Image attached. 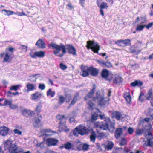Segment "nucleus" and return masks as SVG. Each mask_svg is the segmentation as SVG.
I'll return each mask as SVG.
<instances>
[{"label":"nucleus","instance_id":"1","mask_svg":"<svg viewBox=\"0 0 153 153\" xmlns=\"http://www.w3.org/2000/svg\"><path fill=\"white\" fill-rule=\"evenodd\" d=\"M99 117L101 119H104V121L101 123L96 122L94 123L95 126L104 130L108 129L111 131H114V123L111 122L109 118L106 117L104 114H100Z\"/></svg>","mask_w":153,"mask_h":153},{"label":"nucleus","instance_id":"2","mask_svg":"<svg viewBox=\"0 0 153 153\" xmlns=\"http://www.w3.org/2000/svg\"><path fill=\"white\" fill-rule=\"evenodd\" d=\"M49 46L53 49V53L56 56L62 57L66 53L65 47L62 44L59 45L54 43H51Z\"/></svg>","mask_w":153,"mask_h":153},{"label":"nucleus","instance_id":"3","mask_svg":"<svg viewBox=\"0 0 153 153\" xmlns=\"http://www.w3.org/2000/svg\"><path fill=\"white\" fill-rule=\"evenodd\" d=\"M92 100L101 106L105 105L109 100L108 98L104 97V94L102 92L99 91L97 92L96 97L93 98Z\"/></svg>","mask_w":153,"mask_h":153},{"label":"nucleus","instance_id":"4","mask_svg":"<svg viewBox=\"0 0 153 153\" xmlns=\"http://www.w3.org/2000/svg\"><path fill=\"white\" fill-rule=\"evenodd\" d=\"M12 141L8 140L4 144L6 149H8L10 153H17L18 152V148L17 146L12 143Z\"/></svg>","mask_w":153,"mask_h":153},{"label":"nucleus","instance_id":"5","mask_svg":"<svg viewBox=\"0 0 153 153\" xmlns=\"http://www.w3.org/2000/svg\"><path fill=\"white\" fill-rule=\"evenodd\" d=\"M89 130L87 127L82 125H80L76 127L74 131V134L78 136L79 134L84 135L88 133Z\"/></svg>","mask_w":153,"mask_h":153},{"label":"nucleus","instance_id":"6","mask_svg":"<svg viewBox=\"0 0 153 153\" xmlns=\"http://www.w3.org/2000/svg\"><path fill=\"white\" fill-rule=\"evenodd\" d=\"M56 117L57 119L61 120L59 126V128L61 129L60 130V131H63L65 132H68L69 129L65 125V119L64 116L59 115L56 116Z\"/></svg>","mask_w":153,"mask_h":153},{"label":"nucleus","instance_id":"7","mask_svg":"<svg viewBox=\"0 0 153 153\" xmlns=\"http://www.w3.org/2000/svg\"><path fill=\"white\" fill-rule=\"evenodd\" d=\"M13 48H10L6 49L5 53H2L0 54V56L4 58L3 62H6L9 60L10 56L13 53Z\"/></svg>","mask_w":153,"mask_h":153},{"label":"nucleus","instance_id":"8","mask_svg":"<svg viewBox=\"0 0 153 153\" xmlns=\"http://www.w3.org/2000/svg\"><path fill=\"white\" fill-rule=\"evenodd\" d=\"M87 44L88 45L86 47L88 49H91L95 53H98L100 47L97 42L90 41L87 42Z\"/></svg>","mask_w":153,"mask_h":153},{"label":"nucleus","instance_id":"9","mask_svg":"<svg viewBox=\"0 0 153 153\" xmlns=\"http://www.w3.org/2000/svg\"><path fill=\"white\" fill-rule=\"evenodd\" d=\"M152 128V126L150 125H149L148 126H145L144 129L145 130L147 131L148 132V134L146 136V138L147 140V142L146 143H148V141H151V140L152 139L153 137L152 134L149 131L151 130Z\"/></svg>","mask_w":153,"mask_h":153},{"label":"nucleus","instance_id":"10","mask_svg":"<svg viewBox=\"0 0 153 153\" xmlns=\"http://www.w3.org/2000/svg\"><path fill=\"white\" fill-rule=\"evenodd\" d=\"M59 141L57 139L52 138H50L46 140V144L48 146H53L57 145Z\"/></svg>","mask_w":153,"mask_h":153},{"label":"nucleus","instance_id":"11","mask_svg":"<svg viewBox=\"0 0 153 153\" xmlns=\"http://www.w3.org/2000/svg\"><path fill=\"white\" fill-rule=\"evenodd\" d=\"M40 133L41 136L44 135L50 136L52 135L53 133H56V132L49 129H43L41 130Z\"/></svg>","mask_w":153,"mask_h":153},{"label":"nucleus","instance_id":"12","mask_svg":"<svg viewBox=\"0 0 153 153\" xmlns=\"http://www.w3.org/2000/svg\"><path fill=\"white\" fill-rule=\"evenodd\" d=\"M42 97L41 94L39 92H36L32 94L31 96L30 99L34 101H37Z\"/></svg>","mask_w":153,"mask_h":153},{"label":"nucleus","instance_id":"13","mask_svg":"<svg viewBox=\"0 0 153 153\" xmlns=\"http://www.w3.org/2000/svg\"><path fill=\"white\" fill-rule=\"evenodd\" d=\"M113 116L117 120H120L123 121L126 120V116L118 112H114L113 113Z\"/></svg>","mask_w":153,"mask_h":153},{"label":"nucleus","instance_id":"14","mask_svg":"<svg viewBox=\"0 0 153 153\" xmlns=\"http://www.w3.org/2000/svg\"><path fill=\"white\" fill-rule=\"evenodd\" d=\"M81 69L82 73L81 74V75L84 77L88 76L89 75V67L86 66H82Z\"/></svg>","mask_w":153,"mask_h":153},{"label":"nucleus","instance_id":"15","mask_svg":"<svg viewBox=\"0 0 153 153\" xmlns=\"http://www.w3.org/2000/svg\"><path fill=\"white\" fill-rule=\"evenodd\" d=\"M102 1V0H97V3L98 6L100 8V9H107L108 7L107 3L106 2H101Z\"/></svg>","mask_w":153,"mask_h":153},{"label":"nucleus","instance_id":"16","mask_svg":"<svg viewBox=\"0 0 153 153\" xmlns=\"http://www.w3.org/2000/svg\"><path fill=\"white\" fill-rule=\"evenodd\" d=\"M102 77L105 78L106 79L110 80L111 79H109V77L112 76V75L109 74L108 71L106 69H103L102 72Z\"/></svg>","mask_w":153,"mask_h":153},{"label":"nucleus","instance_id":"17","mask_svg":"<svg viewBox=\"0 0 153 153\" xmlns=\"http://www.w3.org/2000/svg\"><path fill=\"white\" fill-rule=\"evenodd\" d=\"M114 146V144L111 141H107L105 142L104 147L107 150H111L112 149Z\"/></svg>","mask_w":153,"mask_h":153},{"label":"nucleus","instance_id":"18","mask_svg":"<svg viewBox=\"0 0 153 153\" xmlns=\"http://www.w3.org/2000/svg\"><path fill=\"white\" fill-rule=\"evenodd\" d=\"M22 114L26 117L32 116L34 114V112L32 111L25 109L22 111Z\"/></svg>","mask_w":153,"mask_h":153},{"label":"nucleus","instance_id":"19","mask_svg":"<svg viewBox=\"0 0 153 153\" xmlns=\"http://www.w3.org/2000/svg\"><path fill=\"white\" fill-rule=\"evenodd\" d=\"M36 45L38 47L44 48L46 46L45 44L44 41L42 39H39L36 43Z\"/></svg>","mask_w":153,"mask_h":153},{"label":"nucleus","instance_id":"20","mask_svg":"<svg viewBox=\"0 0 153 153\" xmlns=\"http://www.w3.org/2000/svg\"><path fill=\"white\" fill-rule=\"evenodd\" d=\"M89 72L93 76H96L99 73V70L95 68L92 67H89Z\"/></svg>","mask_w":153,"mask_h":153},{"label":"nucleus","instance_id":"21","mask_svg":"<svg viewBox=\"0 0 153 153\" xmlns=\"http://www.w3.org/2000/svg\"><path fill=\"white\" fill-rule=\"evenodd\" d=\"M27 89L26 90L27 92H28L30 91H33L36 89V86L35 84L28 83L26 85Z\"/></svg>","mask_w":153,"mask_h":153},{"label":"nucleus","instance_id":"22","mask_svg":"<svg viewBox=\"0 0 153 153\" xmlns=\"http://www.w3.org/2000/svg\"><path fill=\"white\" fill-rule=\"evenodd\" d=\"M76 144V143H75L74 145H72L70 143L68 142L64 144L65 147L66 149H76L78 148L75 146V145Z\"/></svg>","mask_w":153,"mask_h":153},{"label":"nucleus","instance_id":"23","mask_svg":"<svg viewBox=\"0 0 153 153\" xmlns=\"http://www.w3.org/2000/svg\"><path fill=\"white\" fill-rule=\"evenodd\" d=\"M67 49L68 52L74 55H76V50L75 49L72 45H68L67 46Z\"/></svg>","mask_w":153,"mask_h":153},{"label":"nucleus","instance_id":"24","mask_svg":"<svg viewBox=\"0 0 153 153\" xmlns=\"http://www.w3.org/2000/svg\"><path fill=\"white\" fill-rule=\"evenodd\" d=\"M9 131V129L8 128L3 126L0 128V134L3 136L6 135Z\"/></svg>","mask_w":153,"mask_h":153},{"label":"nucleus","instance_id":"25","mask_svg":"<svg viewBox=\"0 0 153 153\" xmlns=\"http://www.w3.org/2000/svg\"><path fill=\"white\" fill-rule=\"evenodd\" d=\"M96 88V85H94L93 86L92 89L91 90V91L89 92L88 94L85 97V100H88L91 98L92 97L94 93Z\"/></svg>","mask_w":153,"mask_h":153},{"label":"nucleus","instance_id":"26","mask_svg":"<svg viewBox=\"0 0 153 153\" xmlns=\"http://www.w3.org/2000/svg\"><path fill=\"white\" fill-rule=\"evenodd\" d=\"M124 97L128 103H130L131 101V97L129 92H125L124 94Z\"/></svg>","mask_w":153,"mask_h":153},{"label":"nucleus","instance_id":"27","mask_svg":"<svg viewBox=\"0 0 153 153\" xmlns=\"http://www.w3.org/2000/svg\"><path fill=\"white\" fill-rule=\"evenodd\" d=\"M143 85V82L140 80H136L131 83V85L133 87H140Z\"/></svg>","mask_w":153,"mask_h":153},{"label":"nucleus","instance_id":"28","mask_svg":"<svg viewBox=\"0 0 153 153\" xmlns=\"http://www.w3.org/2000/svg\"><path fill=\"white\" fill-rule=\"evenodd\" d=\"M122 78L118 75H116L113 80V82L114 83L117 84L122 82Z\"/></svg>","mask_w":153,"mask_h":153},{"label":"nucleus","instance_id":"29","mask_svg":"<svg viewBox=\"0 0 153 153\" xmlns=\"http://www.w3.org/2000/svg\"><path fill=\"white\" fill-rule=\"evenodd\" d=\"M122 133V129L120 128L116 129L115 132V137L116 138L119 137Z\"/></svg>","mask_w":153,"mask_h":153},{"label":"nucleus","instance_id":"30","mask_svg":"<svg viewBox=\"0 0 153 153\" xmlns=\"http://www.w3.org/2000/svg\"><path fill=\"white\" fill-rule=\"evenodd\" d=\"M45 53L44 51H40L36 52V58H43L45 56Z\"/></svg>","mask_w":153,"mask_h":153},{"label":"nucleus","instance_id":"31","mask_svg":"<svg viewBox=\"0 0 153 153\" xmlns=\"http://www.w3.org/2000/svg\"><path fill=\"white\" fill-rule=\"evenodd\" d=\"M41 119L39 118H35L34 119V122L33 123V125L35 127H39L40 125V123Z\"/></svg>","mask_w":153,"mask_h":153},{"label":"nucleus","instance_id":"32","mask_svg":"<svg viewBox=\"0 0 153 153\" xmlns=\"http://www.w3.org/2000/svg\"><path fill=\"white\" fill-rule=\"evenodd\" d=\"M39 76V75L38 74L32 75L30 76L29 79L31 82H35Z\"/></svg>","mask_w":153,"mask_h":153},{"label":"nucleus","instance_id":"33","mask_svg":"<svg viewBox=\"0 0 153 153\" xmlns=\"http://www.w3.org/2000/svg\"><path fill=\"white\" fill-rule=\"evenodd\" d=\"M153 94L152 90V89H149L145 97L147 100H149L152 97Z\"/></svg>","mask_w":153,"mask_h":153},{"label":"nucleus","instance_id":"34","mask_svg":"<svg viewBox=\"0 0 153 153\" xmlns=\"http://www.w3.org/2000/svg\"><path fill=\"white\" fill-rule=\"evenodd\" d=\"M145 26L146 25L138 24L137 26L136 30L137 31H141L143 30Z\"/></svg>","mask_w":153,"mask_h":153},{"label":"nucleus","instance_id":"35","mask_svg":"<svg viewBox=\"0 0 153 153\" xmlns=\"http://www.w3.org/2000/svg\"><path fill=\"white\" fill-rule=\"evenodd\" d=\"M22 86L21 85L19 84L17 85H12L10 87V89L11 90H14V91L17 90L19 88Z\"/></svg>","mask_w":153,"mask_h":153},{"label":"nucleus","instance_id":"36","mask_svg":"<svg viewBox=\"0 0 153 153\" xmlns=\"http://www.w3.org/2000/svg\"><path fill=\"white\" fill-rule=\"evenodd\" d=\"M55 94L54 91H52L51 89H49L47 91V95L48 96H50L51 97H53Z\"/></svg>","mask_w":153,"mask_h":153},{"label":"nucleus","instance_id":"37","mask_svg":"<svg viewBox=\"0 0 153 153\" xmlns=\"http://www.w3.org/2000/svg\"><path fill=\"white\" fill-rule=\"evenodd\" d=\"M123 42L124 47L128 46L131 44V40L129 39L123 40Z\"/></svg>","mask_w":153,"mask_h":153},{"label":"nucleus","instance_id":"38","mask_svg":"<svg viewBox=\"0 0 153 153\" xmlns=\"http://www.w3.org/2000/svg\"><path fill=\"white\" fill-rule=\"evenodd\" d=\"M79 97V94H76L73 100H72L71 103V105H74L76 101L77 100L78 98Z\"/></svg>","mask_w":153,"mask_h":153},{"label":"nucleus","instance_id":"39","mask_svg":"<svg viewBox=\"0 0 153 153\" xmlns=\"http://www.w3.org/2000/svg\"><path fill=\"white\" fill-rule=\"evenodd\" d=\"M2 12H5L6 13H4V14L6 15L10 16L15 13V12L13 11L10 10H7L5 9L2 10Z\"/></svg>","mask_w":153,"mask_h":153},{"label":"nucleus","instance_id":"40","mask_svg":"<svg viewBox=\"0 0 153 153\" xmlns=\"http://www.w3.org/2000/svg\"><path fill=\"white\" fill-rule=\"evenodd\" d=\"M96 137V135L95 133L94 132H92L91 135L90 136V138L91 141H92L93 143H94L95 142Z\"/></svg>","mask_w":153,"mask_h":153},{"label":"nucleus","instance_id":"41","mask_svg":"<svg viewBox=\"0 0 153 153\" xmlns=\"http://www.w3.org/2000/svg\"><path fill=\"white\" fill-rule=\"evenodd\" d=\"M59 99L58 103L59 104H61L64 103L65 98L63 96L61 95L59 96Z\"/></svg>","mask_w":153,"mask_h":153},{"label":"nucleus","instance_id":"42","mask_svg":"<svg viewBox=\"0 0 153 153\" xmlns=\"http://www.w3.org/2000/svg\"><path fill=\"white\" fill-rule=\"evenodd\" d=\"M12 99L6 100L4 102V105L6 106L8 105L10 106L12 103Z\"/></svg>","mask_w":153,"mask_h":153},{"label":"nucleus","instance_id":"43","mask_svg":"<svg viewBox=\"0 0 153 153\" xmlns=\"http://www.w3.org/2000/svg\"><path fill=\"white\" fill-rule=\"evenodd\" d=\"M36 146L40 148H43L45 147V144L44 142L38 143L36 144Z\"/></svg>","mask_w":153,"mask_h":153},{"label":"nucleus","instance_id":"44","mask_svg":"<svg viewBox=\"0 0 153 153\" xmlns=\"http://www.w3.org/2000/svg\"><path fill=\"white\" fill-rule=\"evenodd\" d=\"M115 43L117 44L119 46L123 47V40H118L117 41L115 42Z\"/></svg>","mask_w":153,"mask_h":153},{"label":"nucleus","instance_id":"45","mask_svg":"<svg viewBox=\"0 0 153 153\" xmlns=\"http://www.w3.org/2000/svg\"><path fill=\"white\" fill-rule=\"evenodd\" d=\"M91 118L93 121L97 119L98 117V114L96 113L92 114Z\"/></svg>","mask_w":153,"mask_h":153},{"label":"nucleus","instance_id":"46","mask_svg":"<svg viewBox=\"0 0 153 153\" xmlns=\"http://www.w3.org/2000/svg\"><path fill=\"white\" fill-rule=\"evenodd\" d=\"M124 150L123 149L117 148L115 151H113V153H121Z\"/></svg>","mask_w":153,"mask_h":153},{"label":"nucleus","instance_id":"47","mask_svg":"<svg viewBox=\"0 0 153 153\" xmlns=\"http://www.w3.org/2000/svg\"><path fill=\"white\" fill-rule=\"evenodd\" d=\"M30 55L32 58H36V52H33L31 51L30 53Z\"/></svg>","mask_w":153,"mask_h":153},{"label":"nucleus","instance_id":"48","mask_svg":"<svg viewBox=\"0 0 153 153\" xmlns=\"http://www.w3.org/2000/svg\"><path fill=\"white\" fill-rule=\"evenodd\" d=\"M128 134H132L134 132V129L132 127H129L127 130Z\"/></svg>","mask_w":153,"mask_h":153},{"label":"nucleus","instance_id":"49","mask_svg":"<svg viewBox=\"0 0 153 153\" xmlns=\"http://www.w3.org/2000/svg\"><path fill=\"white\" fill-rule=\"evenodd\" d=\"M88 104L90 109H92V110L94 109V104L91 101H89L88 102Z\"/></svg>","mask_w":153,"mask_h":153},{"label":"nucleus","instance_id":"50","mask_svg":"<svg viewBox=\"0 0 153 153\" xmlns=\"http://www.w3.org/2000/svg\"><path fill=\"white\" fill-rule=\"evenodd\" d=\"M13 132L15 134H17L18 135H21L22 134V132L19 130L17 129H14Z\"/></svg>","mask_w":153,"mask_h":153},{"label":"nucleus","instance_id":"51","mask_svg":"<svg viewBox=\"0 0 153 153\" xmlns=\"http://www.w3.org/2000/svg\"><path fill=\"white\" fill-rule=\"evenodd\" d=\"M14 14L17 15L19 16H22L26 15V14H25L23 11H22L21 13L18 12H16Z\"/></svg>","mask_w":153,"mask_h":153},{"label":"nucleus","instance_id":"52","mask_svg":"<svg viewBox=\"0 0 153 153\" xmlns=\"http://www.w3.org/2000/svg\"><path fill=\"white\" fill-rule=\"evenodd\" d=\"M144 146H149L152 147L153 149V142L148 141V143H144L143 145Z\"/></svg>","mask_w":153,"mask_h":153},{"label":"nucleus","instance_id":"53","mask_svg":"<svg viewBox=\"0 0 153 153\" xmlns=\"http://www.w3.org/2000/svg\"><path fill=\"white\" fill-rule=\"evenodd\" d=\"M60 67L62 70H65L67 68V66L63 63L60 64Z\"/></svg>","mask_w":153,"mask_h":153},{"label":"nucleus","instance_id":"54","mask_svg":"<svg viewBox=\"0 0 153 153\" xmlns=\"http://www.w3.org/2000/svg\"><path fill=\"white\" fill-rule=\"evenodd\" d=\"M143 130H141L139 128L137 129L136 130V134L137 135H140L143 133Z\"/></svg>","mask_w":153,"mask_h":153},{"label":"nucleus","instance_id":"55","mask_svg":"<svg viewBox=\"0 0 153 153\" xmlns=\"http://www.w3.org/2000/svg\"><path fill=\"white\" fill-rule=\"evenodd\" d=\"M42 107V106L41 105L37 106L35 110L38 113H40L41 111Z\"/></svg>","mask_w":153,"mask_h":153},{"label":"nucleus","instance_id":"56","mask_svg":"<svg viewBox=\"0 0 153 153\" xmlns=\"http://www.w3.org/2000/svg\"><path fill=\"white\" fill-rule=\"evenodd\" d=\"M67 6L68 7V9L72 10L74 8V7L71 3L67 4Z\"/></svg>","mask_w":153,"mask_h":153},{"label":"nucleus","instance_id":"57","mask_svg":"<svg viewBox=\"0 0 153 153\" xmlns=\"http://www.w3.org/2000/svg\"><path fill=\"white\" fill-rule=\"evenodd\" d=\"M9 106L10 108L12 109H16L18 107L17 105L13 104H12V103Z\"/></svg>","mask_w":153,"mask_h":153},{"label":"nucleus","instance_id":"58","mask_svg":"<svg viewBox=\"0 0 153 153\" xmlns=\"http://www.w3.org/2000/svg\"><path fill=\"white\" fill-rule=\"evenodd\" d=\"M22 51L24 52H26L27 51V47L24 45H22L21 47Z\"/></svg>","mask_w":153,"mask_h":153},{"label":"nucleus","instance_id":"59","mask_svg":"<svg viewBox=\"0 0 153 153\" xmlns=\"http://www.w3.org/2000/svg\"><path fill=\"white\" fill-rule=\"evenodd\" d=\"M126 143V139L123 138L122 139V140L120 143L121 145H124Z\"/></svg>","mask_w":153,"mask_h":153},{"label":"nucleus","instance_id":"60","mask_svg":"<svg viewBox=\"0 0 153 153\" xmlns=\"http://www.w3.org/2000/svg\"><path fill=\"white\" fill-rule=\"evenodd\" d=\"M39 88L41 90H43L45 88V85L44 84H39Z\"/></svg>","mask_w":153,"mask_h":153},{"label":"nucleus","instance_id":"61","mask_svg":"<svg viewBox=\"0 0 153 153\" xmlns=\"http://www.w3.org/2000/svg\"><path fill=\"white\" fill-rule=\"evenodd\" d=\"M104 65L108 68L111 67L112 66L110 62H105Z\"/></svg>","mask_w":153,"mask_h":153},{"label":"nucleus","instance_id":"62","mask_svg":"<svg viewBox=\"0 0 153 153\" xmlns=\"http://www.w3.org/2000/svg\"><path fill=\"white\" fill-rule=\"evenodd\" d=\"M143 95L144 94L143 93L141 92L140 95L139 96V100L141 102H143L144 100L143 99L142 97V96H143Z\"/></svg>","mask_w":153,"mask_h":153},{"label":"nucleus","instance_id":"63","mask_svg":"<svg viewBox=\"0 0 153 153\" xmlns=\"http://www.w3.org/2000/svg\"><path fill=\"white\" fill-rule=\"evenodd\" d=\"M153 25V23H150L147 25H146V27L147 29H149V28H151L152 26Z\"/></svg>","mask_w":153,"mask_h":153},{"label":"nucleus","instance_id":"64","mask_svg":"<svg viewBox=\"0 0 153 153\" xmlns=\"http://www.w3.org/2000/svg\"><path fill=\"white\" fill-rule=\"evenodd\" d=\"M97 62L101 65H104L105 62L102 60H97Z\"/></svg>","mask_w":153,"mask_h":153}]
</instances>
